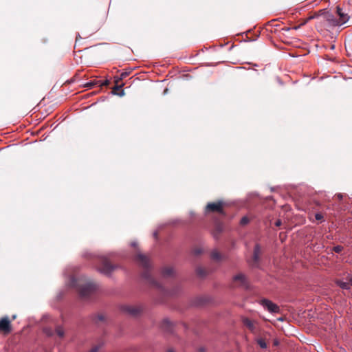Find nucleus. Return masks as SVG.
<instances>
[{
    "label": "nucleus",
    "mask_w": 352,
    "mask_h": 352,
    "mask_svg": "<svg viewBox=\"0 0 352 352\" xmlns=\"http://www.w3.org/2000/svg\"><path fill=\"white\" fill-rule=\"evenodd\" d=\"M167 352H175L173 349H169Z\"/></svg>",
    "instance_id": "obj_36"
},
{
    "label": "nucleus",
    "mask_w": 352,
    "mask_h": 352,
    "mask_svg": "<svg viewBox=\"0 0 352 352\" xmlns=\"http://www.w3.org/2000/svg\"><path fill=\"white\" fill-rule=\"evenodd\" d=\"M131 245H133V246H134V247H135V246L136 245V243H131Z\"/></svg>",
    "instance_id": "obj_39"
},
{
    "label": "nucleus",
    "mask_w": 352,
    "mask_h": 352,
    "mask_svg": "<svg viewBox=\"0 0 352 352\" xmlns=\"http://www.w3.org/2000/svg\"><path fill=\"white\" fill-rule=\"evenodd\" d=\"M161 328L165 331L170 332L172 331V323L168 319H164L161 323Z\"/></svg>",
    "instance_id": "obj_12"
},
{
    "label": "nucleus",
    "mask_w": 352,
    "mask_h": 352,
    "mask_svg": "<svg viewBox=\"0 0 352 352\" xmlns=\"http://www.w3.org/2000/svg\"><path fill=\"white\" fill-rule=\"evenodd\" d=\"M313 19V16H311V17H309L306 19L304 20V21L302 23H301L298 27H295L294 28L295 29H298V28H300V26L305 25L309 20Z\"/></svg>",
    "instance_id": "obj_29"
},
{
    "label": "nucleus",
    "mask_w": 352,
    "mask_h": 352,
    "mask_svg": "<svg viewBox=\"0 0 352 352\" xmlns=\"http://www.w3.org/2000/svg\"><path fill=\"white\" fill-rule=\"evenodd\" d=\"M135 261L143 268L144 272L142 274V276L146 281V283L151 286L157 289L164 294L168 295V291L166 290L160 283L155 280L150 274L149 269L151 267V263L149 258L144 254L138 253L135 256Z\"/></svg>",
    "instance_id": "obj_1"
},
{
    "label": "nucleus",
    "mask_w": 352,
    "mask_h": 352,
    "mask_svg": "<svg viewBox=\"0 0 352 352\" xmlns=\"http://www.w3.org/2000/svg\"><path fill=\"white\" fill-rule=\"evenodd\" d=\"M336 13L339 16L338 20L340 24L343 25L348 21L349 16L342 11V9L340 6L336 7Z\"/></svg>",
    "instance_id": "obj_10"
},
{
    "label": "nucleus",
    "mask_w": 352,
    "mask_h": 352,
    "mask_svg": "<svg viewBox=\"0 0 352 352\" xmlns=\"http://www.w3.org/2000/svg\"><path fill=\"white\" fill-rule=\"evenodd\" d=\"M174 273V270L173 267H167L163 269L162 270V275L164 277H169L171 276Z\"/></svg>",
    "instance_id": "obj_16"
},
{
    "label": "nucleus",
    "mask_w": 352,
    "mask_h": 352,
    "mask_svg": "<svg viewBox=\"0 0 352 352\" xmlns=\"http://www.w3.org/2000/svg\"><path fill=\"white\" fill-rule=\"evenodd\" d=\"M327 21L329 25H333V26L342 25L341 24H340V21H339L338 19H336L332 14L327 15Z\"/></svg>",
    "instance_id": "obj_13"
},
{
    "label": "nucleus",
    "mask_w": 352,
    "mask_h": 352,
    "mask_svg": "<svg viewBox=\"0 0 352 352\" xmlns=\"http://www.w3.org/2000/svg\"><path fill=\"white\" fill-rule=\"evenodd\" d=\"M262 249L258 243H256L254 248L253 255L251 259V265L253 267H258L261 260Z\"/></svg>",
    "instance_id": "obj_6"
},
{
    "label": "nucleus",
    "mask_w": 352,
    "mask_h": 352,
    "mask_svg": "<svg viewBox=\"0 0 352 352\" xmlns=\"http://www.w3.org/2000/svg\"><path fill=\"white\" fill-rule=\"evenodd\" d=\"M250 222V219L248 217H243L240 221V225L244 226Z\"/></svg>",
    "instance_id": "obj_23"
},
{
    "label": "nucleus",
    "mask_w": 352,
    "mask_h": 352,
    "mask_svg": "<svg viewBox=\"0 0 352 352\" xmlns=\"http://www.w3.org/2000/svg\"><path fill=\"white\" fill-rule=\"evenodd\" d=\"M16 318V315H13V316H12V320H15Z\"/></svg>",
    "instance_id": "obj_35"
},
{
    "label": "nucleus",
    "mask_w": 352,
    "mask_h": 352,
    "mask_svg": "<svg viewBox=\"0 0 352 352\" xmlns=\"http://www.w3.org/2000/svg\"><path fill=\"white\" fill-rule=\"evenodd\" d=\"M100 265L98 267V270L104 274H110L116 267V265L111 264L109 261L104 257L100 258Z\"/></svg>",
    "instance_id": "obj_4"
},
{
    "label": "nucleus",
    "mask_w": 352,
    "mask_h": 352,
    "mask_svg": "<svg viewBox=\"0 0 352 352\" xmlns=\"http://www.w3.org/2000/svg\"><path fill=\"white\" fill-rule=\"evenodd\" d=\"M55 332L60 338H63L65 335L64 330L61 327H57Z\"/></svg>",
    "instance_id": "obj_22"
},
{
    "label": "nucleus",
    "mask_w": 352,
    "mask_h": 352,
    "mask_svg": "<svg viewBox=\"0 0 352 352\" xmlns=\"http://www.w3.org/2000/svg\"><path fill=\"white\" fill-rule=\"evenodd\" d=\"M130 74V72H122L120 77H119V79L120 80H123L125 78H126Z\"/></svg>",
    "instance_id": "obj_26"
},
{
    "label": "nucleus",
    "mask_w": 352,
    "mask_h": 352,
    "mask_svg": "<svg viewBox=\"0 0 352 352\" xmlns=\"http://www.w3.org/2000/svg\"><path fill=\"white\" fill-rule=\"evenodd\" d=\"M224 206L225 203L222 201L210 202L206 205L205 210L206 212H218L221 214H225L223 211Z\"/></svg>",
    "instance_id": "obj_3"
},
{
    "label": "nucleus",
    "mask_w": 352,
    "mask_h": 352,
    "mask_svg": "<svg viewBox=\"0 0 352 352\" xmlns=\"http://www.w3.org/2000/svg\"><path fill=\"white\" fill-rule=\"evenodd\" d=\"M343 250V247L341 245H337L333 247V251L336 253H340Z\"/></svg>",
    "instance_id": "obj_25"
},
{
    "label": "nucleus",
    "mask_w": 352,
    "mask_h": 352,
    "mask_svg": "<svg viewBox=\"0 0 352 352\" xmlns=\"http://www.w3.org/2000/svg\"><path fill=\"white\" fill-rule=\"evenodd\" d=\"M44 331L49 336H53V331H52V330H51L50 329H45Z\"/></svg>",
    "instance_id": "obj_30"
},
{
    "label": "nucleus",
    "mask_w": 352,
    "mask_h": 352,
    "mask_svg": "<svg viewBox=\"0 0 352 352\" xmlns=\"http://www.w3.org/2000/svg\"><path fill=\"white\" fill-rule=\"evenodd\" d=\"M122 311L131 316H136L142 311V309L137 306L123 305L122 307Z\"/></svg>",
    "instance_id": "obj_9"
},
{
    "label": "nucleus",
    "mask_w": 352,
    "mask_h": 352,
    "mask_svg": "<svg viewBox=\"0 0 352 352\" xmlns=\"http://www.w3.org/2000/svg\"><path fill=\"white\" fill-rule=\"evenodd\" d=\"M336 284L343 289H349L350 288L349 284L346 282L342 281L340 280H336Z\"/></svg>",
    "instance_id": "obj_18"
},
{
    "label": "nucleus",
    "mask_w": 352,
    "mask_h": 352,
    "mask_svg": "<svg viewBox=\"0 0 352 352\" xmlns=\"http://www.w3.org/2000/svg\"><path fill=\"white\" fill-rule=\"evenodd\" d=\"M99 82H100V80H91L90 82L86 83L84 87L87 89H91L96 85L99 86Z\"/></svg>",
    "instance_id": "obj_19"
},
{
    "label": "nucleus",
    "mask_w": 352,
    "mask_h": 352,
    "mask_svg": "<svg viewBox=\"0 0 352 352\" xmlns=\"http://www.w3.org/2000/svg\"><path fill=\"white\" fill-rule=\"evenodd\" d=\"M315 218L318 221H322L323 220V215L321 213H316L315 214Z\"/></svg>",
    "instance_id": "obj_28"
},
{
    "label": "nucleus",
    "mask_w": 352,
    "mask_h": 352,
    "mask_svg": "<svg viewBox=\"0 0 352 352\" xmlns=\"http://www.w3.org/2000/svg\"><path fill=\"white\" fill-rule=\"evenodd\" d=\"M115 80H114V82H115V85H120V82L122 80H120L119 79V77H115L114 78Z\"/></svg>",
    "instance_id": "obj_32"
},
{
    "label": "nucleus",
    "mask_w": 352,
    "mask_h": 352,
    "mask_svg": "<svg viewBox=\"0 0 352 352\" xmlns=\"http://www.w3.org/2000/svg\"><path fill=\"white\" fill-rule=\"evenodd\" d=\"M100 346V345H96L95 346H94L90 351L89 352H98V351L99 350Z\"/></svg>",
    "instance_id": "obj_31"
},
{
    "label": "nucleus",
    "mask_w": 352,
    "mask_h": 352,
    "mask_svg": "<svg viewBox=\"0 0 352 352\" xmlns=\"http://www.w3.org/2000/svg\"><path fill=\"white\" fill-rule=\"evenodd\" d=\"M124 83H121L120 85H115L114 87L113 88L112 92L113 94H117L120 96H124V91L122 89L120 93H118V91L120 90L122 87L124 86Z\"/></svg>",
    "instance_id": "obj_15"
},
{
    "label": "nucleus",
    "mask_w": 352,
    "mask_h": 352,
    "mask_svg": "<svg viewBox=\"0 0 352 352\" xmlns=\"http://www.w3.org/2000/svg\"><path fill=\"white\" fill-rule=\"evenodd\" d=\"M196 272L197 275L201 278L205 277L208 274L206 270L201 267H198L196 270Z\"/></svg>",
    "instance_id": "obj_17"
},
{
    "label": "nucleus",
    "mask_w": 352,
    "mask_h": 352,
    "mask_svg": "<svg viewBox=\"0 0 352 352\" xmlns=\"http://www.w3.org/2000/svg\"><path fill=\"white\" fill-rule=\"evenodd\" d=\"M206 351V349L204 347H200L199 349H198V352H205Z\"/></svg>",
    "instance_id": "obj_34"
},
{
    "label": "nucleus",
    "mask_w": 352,
    "mask_h": 352,
    "mask_svg": "<svg viewBox=\"0 0 352 352\" xmlns=\"http://www.w3.org/2000/svg\"><path fill=\"white\" fill-rule=\"evenodd\" d=\"M256 342L262 349H266L267 347V344L263 338H258Z\"/></svg>",
    "instance_id": "obj_21"
},
{
    "label": "nucleus",
    "mask_w": 352,
    "mask_h": 352,
    "mask_svg": "<svg viewBox=\"0 0 352 352\" xmlns=\"http://www.w3.org/2000/svg\"><path fill=\"white\" fill-rule=\"evenodd\" d=\"M261 305L271 313H278L280 311L279 307L270 300L262 299L261 300Z\"/></svg>",
    "instance_id": "obj_8"
},
{
    "label": "nucleus",
    "mask_w": 352,
    "mask_h": 352,
    "mask_svg": "<svg viewBox=\"0 0 352 352\" xmlns=\"http://www.w3.org/2000/svg\"><path fill=\"white\" fill-rule=\"evenodd\" d=\"M12 331L11 320L8 316H4L0 319V332L4 335L10 333Z\"/></svg>",
    "instance_id": "obj_5"
},
{
    "label": "nucleus",
    "mask_w": 352,
    "mask_h": 352,
    "mask_svg": "<svg viewBox=\"0 0 352 352\" xmlns=\"http://www.w3.org/2000/svg\"><path fill=\"white\" fill-rule=\"evenodd\" d=\"M110 82L109 80H106L103 82H101L100 80V82H99V87H102V86H108L109 85Z\"/></svg>",
    "instance_id": "obj_27"
},
{
    "label": "nucleus",
    "mask_w": 352,
    "mask_h": 352,
    "mask_svg": "<svg viewBox=\"0 0 352 352\" xmlns=\"http://www.w3.org/2000/svg\"><path fill=\"white\" fill-rule=\"evenodd\" d=\"M349 281H350V283H351V284L352 285V276H351V278H349Z\"/></svg>",
    "instance_id": "obj_38"
},
{
    "label": "nucleus",
    "mask_w": 352,
    "mask_h": 352,
    "mask_svg": "<svg viewBox=\"0 0 352 352\" xmlns=\"http://www.w3.org/2000/svg\"><path fill=\"white\" fill-rule=\"evenodd\" d=\"M281 224H282V221H281V220H280V219H278V220L276 221V223H275V225H276V226H277V227L280 226H281Z\"/></svg>",
    "instance_id": "obj_33"
},
{
    "label": "nucleus",
    "mask_w": 352,
    "mask_h": 352,
    "mask_svg": "<svg viewBox=\"0 0 352 352\" xmlns=\"http://www.w3.org/2000/svg\"><path fill=\"white\" fill-rule=\"evenodd\" d=\"M243 324L253 333H256V326L254 321L250 320L248 318H244L242 320Z\"/></svg>",
    "instance_id": "obj_11"
},
{
    "label": "nucleus",
    "mask_w": 352,
    "mask_h": 352,
    "mask_svg": "<svg viewBox=\"0 0 352 352\" xmlns=\"http://www.w3.org/2000/svg\"><path fill=\"white\" fill-rule=\"evenodd\" d=\"M210 256H211L212 259H213L216 261H220L224 258V256L217 250L212 251L211 252Z\"/></svg>",
    "instance_id": "obj_14"
},
{
    "label": "nucleus",
    "mask_w": 352,
    "mask_h": 352,
    "mask_svg": "<svg viewBox=\"0 0 352 352\" xmlns=\"http://www.w3.org/2000/svg\"><path fill=\"white\" fill-rule=\"evenodd\" d=\"M105 320V317L102 314H99L96 316L95 320L96 322H103Z\"/></svg>",
    "instance_id": "obj_24"
},
{
    "label": "nucleus",
    "mask_w": 352,
    "mask_h": 352,
    "mask_svg": "<svg viewBox=\"0 0 352 352\" xmlns=\"http://www.w3.org/2000/svg\"><path fill=\"white\" fill-rule=\"evenodd\" d=\"M222 226L220 223L217 224L215 230L214 231V236L215 238L218 237V235L222 232Z\"/></svg>",
    "instance_id": "obj_20"
},
{
    "label": "nucleus",
    "mask_w": 352,
    "mask_h": 352,
    "mask_svg": "<svg viewBox=\"0 0 352 352\" xmlns=\"http://www.w3.org/2000/svg\"><path fill=\"white\" fill-rule=\"evenodd\" d=\"M72 286L76 287L80 297L87 299L91 296L96 289V285L91 281H81L73 278Z\"/></svg>",
    "instance_id": "obj_2"
},
{
    "label": "nucleus",
    "mask_w": 352,
    "mask_h": 352,
    "mask_svg": "<svg viewBox=\"0 0 352 352\" xmlns=\"http://www.w3.org/2000/svg\"><path fill=\"white\" fill-rule=\"evenodd\" d=\"M195 253H196V254H200V253H201V250H196V252H195Z\"/></svg>",
    "instance_id": "obj_37"
},
{
    "label": "nucleus",
    "mask_w": 352,
    "mask_h": 352,
    "mask_svg": "<svg viewBox=\"0 0 352 352\" xmlns=\"http://www.w3.org/2000/svg\"><path fill=\"white\" fill-rule=\"evenodd\" d=\"M232 280L234 285L236 287H242L245 289L248 287V283L246 276L242 273L235 275L233 277Z\"/></svg>",
    "instance_id": "obj_7"
}]
</instances>
